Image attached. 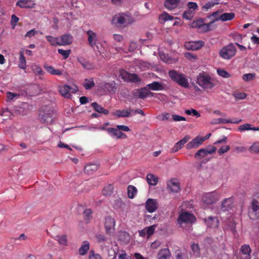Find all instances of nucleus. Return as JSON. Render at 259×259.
<instances>
[{"instance_id":"f257e3e1","label":"nucleus","mask_w":259,"mask_h":259,"mask_svg":"<svg viewBox=\"0 0 259 259\" xmlns=\"http://www.w3.org/2000/svg\"><path fill=\"white\" fill-rule=\"evenodd\" d=\"M169 77L180 86L188 88L189 82L185 74L179 73L175 70H169L168 72Z\"/></svg>"},{"instance_id":"f03ea898","label":"nucleus","mask_w":259,"mask_h":259,"mask_svg":"<svg viewBox=\"0 0 259 259\" xmlns=\"http://www.w3.org/2000/svg\"><path fill=\"white\" fill-rule=\"evenodd\" d=\"M135 22L131 14L126 12L119 13L116 20V25L120 28H124Z\"/></svg>"},{"instance_id":"7ed1b4c3","label":"nucleus","mask_w":259,"mask_h":259,"mask_svg":"<svg viewBox=\"0 0 259 259\" xmlns=\"http://www.w3.org/2000/svg\"><path fill=\"white\" fill-rule=\"evenodd\" d=\"M197 83L204 89H211L214 87L212 79L209 75L202 72L198 74L197 78Z\"/></svg>"},{"instance_id":"20e7f679","label":"nucleus","mask_w":259,"mask_h":259,"mask_svg":"<svg viewBox=\"0 0 259 259\" xmlns=\"http://www.w3.org/2000/svg\"><path fill=\"white\" fill-rule=\"evenodd\" d=\"M237 49L233 43H230L223 47L219 52V56L225 60H230L236 54Z\"/></svg>"},{"instance_id":"39448f33","label":"nucleus","mask_w":259,"mask_h":259,"mask_svg":"<svg viewBox=\"0 0 259 259\" xmlns=\"http://www.w3.org/2000/svg\"><path fill=\"white\" fill-rule=\"evenodd\" d=\"M53 114L54 111L51 108L48 107L42 108L39 111L38 119L41 123L47 124H51L53 120Z\"/></svg>"},{"instance_id":"423d86ee","label":"nucleus","mask_w":259,"mask_h":259,"mask_svg":"<svg viewBox=\"0 0 259 259\" xmlns=\"http://www.w3.org/2000/svg\"><path fill=\"white\" fill-rule=\"evenodd\" d=\"M86 34L88 36V43L89 46L95 51L100 52L97 34L91 30L87 31Z\"/></svg>"},{"instance_id":"0eeeda50","label":"nucleus","mask_w":259,"mask_h":259,"mask_svg":"<svg viewBox=\"0 0 259 259\" xmlns=\"http://www.w3.org/2000/svg\"><path fill=\"white\" fill-rule=\"evenodd\" d=\"M248 215L253 220L259 219V202L255 199L252 200L248 207Z\"/></svg>"},{"instance_id":"6e6552de","label":"nucleus","mask_w":259,"mask_h":259,"mask_svg":"<svg viewBox=\"0 0 259 259\" xmlns=\"http://www.w3.org/2000/svg\"><path fill=\"white\" fill-rule=\"evenodd\" d=\"M196 220L195 216L187 211H184L180 214L177 220L178 223L181 226L183 223L191 224Z\"/></svg>"},{"instance_id":"1a4fd4ad","label":"nucleus","mask_w":259,"mask_h":259,"mask_svg":"<svg viewBox=\"0 0 259 259\" xmlns=\"http://www.w3.org/2000/svg\"><path fill=\"white\" fill-rule=\"evenodd\" d=\"M220 198V194L214 191L204 194L202 197V201L207 204H212L215 203Z\"/></svg>"},{"instance_id":"9d476101","label":"nucleus","mask_w":259,"mask_h":259,"mask_svg":"<svg viewBox=\"0 0 259 259\" xmlns=\"http://www.w3.org/2000/svg\"><path fill=\"white\" fill-rule=\"evenodd\" d=\"M204 46V42L202 40L186 42L184 45L187 50L193 51L199 50Z\"/></svg>"},{"instance_id":"9b49d317","label":"nucleus","mask_w":259,"mask_h":259,"mask_svg":"<svg viewBox=\"0 0 259 259\" xmlns=\"http://www.w3.org/2000/svg\"><path fill=\"white\" fill-rule=\"evenodd\" d=\"M145 208L148 212L152 213L158 208V203L156 199L149 198L145 202Z\"/></svg>"},{"instance_id":"f8f14e48","label":"nucleus","mask_w":259,"mask_h":259,"mask_svg":"<svg viewBox=\"0 0 259 259\" xmlns=\"http://www.w3.org/2000/svg\"><path fill=\"white\" fill-rule=\"evenodd\" d=\"M212 23H204L202 19H198L194 21L192 23L191 26L193 28H200L202 27L204 31H209L211 28L210 26Z\"/></svg>"},{"instance_id":"ddd939ff","label":"nucleus","mask_w":259,"mask_h":259,"mask_svg":"<svg viewBox=\"0 0 259 259\" xmlns=\"http://www.w3.org/2000/svg\"><path fill=\"white\" fill-rule=\"evenodd\" d=\"M217 148L214 147H211V150L207 151L205 150L204 148H201L199 149L194 155L195 158L198 160L201 159L203 158H204L206 156V155L208 154H211L213 153H215L216 151Z\"/></svg>"},{"instance_id":"4468645a","label":"nucleus","mask_w":259,"mask_h":259,"mask_svg":"<svg viewBox=\"0 0 259 259\" xmlns=\"http://www.w3.org/2000/svg\"><path fill=\"white\" fill-rule=\"evenodd\" d=\"M204 141V138H201L199 136H197L195 138L189 142L186 145V147L187 149L197 148L200 146Z\"/></svg>"},{"instance_id":"2eb2a0df","label":"nucleus","mask_w":259,"mask_h":259,"mask_svg":"<svg viewBox=\"0 0 259 259\" xmlns=\"http://www.w3.org/2000/svg\"><path fill=\"white\" fill-rule=\"evenodd\" d=\"M234 198L230 197L225 199L222 202L221 209L223 211H229L233 206Z\"/></svg>"},{"instance_id":"dca6fc26","label":"nucleus","mask_w":259,"mask_h":259,"mask_svg":"<svg viewBox=\"0 0 259 259\" xmlns=\"http://www.w3.org/2000/svg\"><path fill=\"white\" fill-rule=\"evenodd\" d=\"M36 5L32 0H19L16 3V6L21 8H34Z\"/></svg>"},{"instance_id":"f3484780","label":"nucleus","mask_w":259,"mask_h":259,"mask_svg":"<svg viewBox=\"0 0 259 259\" xmlns=\"http://www.w3.org/2000/svg\"><path fill=\"white\" fill-rule=\"evenodd\" d=\"M204 222L207 227L211 228H217L219 227V221L216 217H208L204 219Z\"/></svg>"},{"instance_id":"a211bd4d","label":"nucleus","mask_w":259,"mask_h":259,"mask_svg":"<svg viewBox=\"0 0 259 259\" xmlns=\"http://www.w3.org/2000/svg\"><path fill=\"white\" fill-rule=\"evenodd\" d=\"M72 42V37L70 34H64L59 39L58 46H66L70 45Z\"/></svg>"},{"instance_id":"6ab92c4d","label":"nucleus","mask_w":259,"mask_h":259,"mask_svg":"<svg viewBox=\"0 0 259 259\" xmlns=\"http://www.w3.org/2000/svg\"><path fill=\"white\" fill-rule=\"evenodd\" d=\"M167 187L171 192L177 193L180 190V184L176 180H171L167 183Z\"/></svg>"},{"instance_id":"aec40b11","label":"nucleus","mask_w":259,"mask_h":259,"mask_svg":"<svg viewBox=\"0 0 259 259\" xmlns=\"http://www.w3.org/2000/svg\"><path fill=\"white\" fill-rule=\"evenodd\" d=\"M113 227V219L111 217H107L105 220V228L107 234L110 235Z\"/></svg>"},{"instance_id":"412c9836","label":"nucleus","mask_w":259,"mask_h":259,"mask_svg":"<svg viewBox=\"0 0 259 259\" xmlns=\"http://www.w3.org/2000/svg\"><path fill=\"white\" fill-rule=\"evenodd\" d=\"M99 165L96 163H89L85 165L84 171L88 174H92L99 168Z\"/></svg>"},{"instance_id":"4be33fe9","label":"nucleus","mask_w":259,"mask_h":259,"mask_svg":"<svg viewBox=\"0 0 259 259\" xmlns=\"http://www.w3.org/2000/svg\"><path fill=\"white\" fill-rule=\"evenodd\" d=\"M180 2V0H165L164 7L169 10L176 8Z\"/></svg>"},{"instance_id":"5701e85b","label":"nucleus","mask_w":259,"mask_h":259,"mask_svg":"<svg viewBox=\"0 0 259 259\" xmlns=\"http://www.w3.org/2000/svg\"><path fill=\"white\" fill-rule=\"evenodd\" d=\"M133 111V109L117 110L114 113V115L117 117H128L131 115Z\"/></svg>"},{"instance_id":"b1692460","label":"nucleus","mask_w":259,"mask_h":259,"mask_svg":"<svg viewBox=\"0 0 259 259\" xmlns=\"http://www.w3.org/2000/svg\"><path fill=\"white\" fill-rule=\"evenodd\" d=\"M69 85H64L59 87V92L65 98H70L71 94L69 93Z\"/></svg>"},{"instance_id":"393cba45","label":"nucleus","mask_w":259,"mask_h":259,"mask_svg":"<svg viewBox=\"0 0 259 259\" xmlns=\"http://www.w3.org/2000/svg\"><path fill=\"white\" fill-rule=\"evenodd\" d=\"M148 89L146 88H141L134 92V95L139 99H144L148 97Z\"/></svg>"},{"instance_id":"a878e982","label":"nucleus","mask_w":259,"mask_h":259,"mask_svg":"<svg viewBox=\"0 0 259 259\" xmlns=\"http://www.w3.org/2000/svg\"><path fill=\"white\" fill-rule=\"evenodd\" d=\"M147 87L152 91H161L164 90V87L162 84L157 81H153L151 83L148 84Z\"/></svg>"},{"instance_id":"bb28decb","label":"nucleus","mask_w":259,"mask_h":259,"mask_svg":"<svg viewBox=\"0 0 259 259\" xmlns=\"http://www.w3.org/2000/svg\"><path fill=\"white\" fill-rule=\"evenodd\" d=\"M90 249V243L87 241H84L82 242L81 247L78 250L79 254L81 255L86 254L87 252Z\"/></svg>"},{"instance_id":"cd10ccee","label":"nucleus","mask_w":259,"mask_h":259,"mask_svg":"<svg viewBox=\"0 0 259 259\" xmlns=\"http://www.w3.org/2000/svg\"><path fill=\"white\" fill-rule=\"evenodd\" d=\"M146 180L149 185L155 186L158 183V178L153 174H148L146 177Z\"/></svg>"},{"instance_id":"c85d7f7f","label":"nucleus","mask_w":259,"mask_h":259,"mask_svg":"<svg viewBox=\"0 0 259 259\" xmlns=\"http://www.w3.org/2000/svg\"><path fill=\"white\" fill-rule=\"evenodd\" d=\"M238 129L240 132H242V131H249V130H252L253 131H259L258 127H252V125L249 123H245V124L241 125L238 127Z\"/></svg>"},{"instance_id":"c756f323","label":"nucleus","mask_w":259,"mask_h":259,"mask_svg":"<svg viewBox=\"0 0 259 259\" xmlns=\"http://www.w3.org/2000/svg\"><path fill=\"white\" fill-rule=\"evenodd\" d=\"M44 68L47 71L52 75H61L62 72L59 69H55L52 66L44 65Z\"/></svg>"},{"instance_id":"7c9ffc66","label":"nucleus","mask_w":259,"mask_h":259,"mask_svg":"<svg viewBox=\"0 0 259 259\" xmlns=\"http://www.w3.org/2000/svg\"><path fill=\"white\" fill-rule=\"evenodd\" d=\"M91 106L96 111L99 113L107 114L109 113V111L107 110L104 109L101 106L96 102L92 103Z\"/></svg>"},{"instance_id":"2f4dec72","label":"nucleus","mask_w":259,"mask_h":259,"mask_svg":"<svg viewBox=\"0 0 259 259\" xmlns=\"http://www.w3.org/2000/svg\"><path fill=\"white\" fill-rule=\"evenodd\" d=\"M241 252L244 255H246L245 259H250V253L251 249L249 245L244 244L241 247Z\"/></svg>"},{"instance_id":"473e14b6","label":"nucleus","mask_w":259,"mask_h":259,"mask_svg":"<svg viewBox=\"0 0 259 259\" xmlns=\"http://www.w3.org/2000/svg\"><path fill=\"white\" fill-rule=\"evenodd\" d=\"M170 253L168 249H161L158 253V259H167L170 256Z\"/></svg>"},{"instance_id":"72a5a7b5","label":"nucleus","mask_w":259,"mask_h":259,"mask_svg":"<svg viewBox=\"0 0 259 259\" xmlns=\"http://www.w3.org/2000/svg\"><path fill=\"white\" fill-rule=\"evenodd\" d=\"M235 17V14L233 13H225L220 16V19L222 21H226L232 20Z\"/></svg>"},{"instance_id":"f704fd0d","label":"nucleus","mask_w":259,"mask_h":259,"mask_svg":"<svg viewBox=\"0 0 259 259\" xmlns=\"http://www.w3.org/2000/svg\"><path fill=\"white\" fill-rule=\"evenodd\" d=\"M83 85L86 90H89L95 86L93 78H86L84 79Z\"/></svg>"},{"instance_id":"c9c22d12","label":"nucleus","mask_w":259,"mask_h":259,"mask_svg":"<svg viewBox=\"0 0 259 259\" xmlns=\"http://www.w3.org/2000/svg\"><path fill=\"white\" fill-rule=\"evenodd\" d=\"M137 192V188L133 186L129 185L127 187V194L130 198H134Z\"/></svg>"},{"instance_id":"e433bc0d","label":"nucleus","mask_w":259,"mask_h":259,"mask_svg":"<svg viewBox=\"0 0 259 259\" xmlns=\"http://www.w3.org/2000/svg\"><path fill=\"white\" fill-rule=\"evenodd\" d=\"M195 14V11L192 10H188L185 11L183 14V18L186 20H191Z\"/></svg>"},{"instance_id":"4c0bfd02","label":"nucleus","mask_w":259,"mask_h":259,"mask_svg":"<svg viewBox=\"0 0 259 259\" xmlns=\"http://www.w3.org/2000/svg\"><path fill=\"white\" fill-rule=\"evenodd\" d=\"M113 192V185L109 184L104 187L103 190V194L105 196H110Z\"/></svg>"},{"instance_id":"58836bf2","label":"nucleus","mask_w":259,"mask_h":259,"mask_svg":"<svg viewBox=\"0 0 259 259\" xmlns=\"http://www.w3.org/2000/svg\"><path fill=\"white\" fill-rule=\"evenodd\" d=\"M55 239L58 241L59 244L67 245V236L65 235H57L55 237Z\"/></svg>"},{"instance_id":"ea45409f","label":"nucleus","mask_w":259,"mask_h":259,"mask_svg":"<svg viewBox=\"0 0 259 259\" xmlns=\"http://www.w3.org/2000/svg\"><path fill=\"white\" fill-rule=\"evenodd\" d=\"M119 240L122 241L124 243H127L129 242L130 236L128 234L125 232H120L119 235Z\"/></svg>"},{"instance_id":"a19ab883","label":"nucleus","mask_w":259,"mask_h":259,"mask_svg":"<svg viewBox=\"0 0 259 259\" xmlns=\"http://www.w3.org/2000/svg\"><path fill=\"white\" fill-rule=\"evenodd\" d=\"M220 0H214L213 1L208 2L202 7V10L207 11L208 9L219 4Z\"/></svg>"},{"instance_id":"79ce46f5","label":"nucleus","mask_w":259,"mask_h":259,"mask_svg":"<svg viewBox=\"0 0 259 259\" xmlns=\"http://www.w3.org/2000/svg\"><path fill=\"white\" fill-rule=\"evenodd\" d=\"M19 67L23 69H25L26 68V62L23 53L22 52H21L20 53Z\"/></svg>"},{"instance_id":"37998d69","label":"nucleus","mask_w":259,"mask_h":259,"mask_svg":"<svg viewBox=\"0 0 259 259\" xmlns=\"http://www.w3.org/2000/svg\"><path fill=\"white\" fill-rule=\"evenodd\" d=\"M46 38L47 41L50 42V45L53 46H56L59 44V38L57 37H55L51 35H47Z\"/></svg>"},{"instance_id":"c03bdc74","label":"nucleus","mask_w":259,"mask_h":259,"mask_svg":"<svg viewBox=\"0 0 259 259\" xmlns=\"http://www.w3.org/2000/svg\"><path fill=\"white\" fill-rule=\"evenodd\" d=\"M31 68L33 72L36 75H40L44 73V72L41 69V67L38 65L34 64L32 65Z\"/></svg>"},{"instance_id":"a18cd8bd","label":"nucleus","mask_w":259,"mask_h":259,"mask_svg":"<svg viewBox=\"0 0 259 259\" xmlns=\"http://www.w3.org/2000/svg\"><path fill=\"white\" fill-rule=\"evenodd\" d=\"M78 61H79V62L81 64L82 66L84 69L89 70V69H91L93 68V65L91 63H90L89 62L85 60L84 59H78Z\"/></svg>"},{"instance_id":"49530a36","label":"nucleus","mask_w":259,"mask_h":259,"mask_svg":"<svg viewBox=\"0 0 259 259\" xmlns=\"http://www.w3.org/2000/svg\"><path fill=\"white\" fill-rule=\"evenodd\" d=\"M231 122L230 121V119H227L225 118H217L214 119L212 120L211 122V124H225V123H229Z\"/></svg>"},{"instance_id":"de8ad7c7","label":"nucleus","mask_w":259,"mask_h":259,"mask_svg":"<svg viewBox=\"0 0 259 259\" xmlns=\"http://www.w3.org/2000/svg\"><path fill=\"white\" fill-rule=\"evenodd\" d=\"M93 211L90 208L85 209L83 212L84 220L88 222L92 219Z\"/></svg>"},{"instance_id":"09e8293b","label":"nucleus","mask_w":259,"mask_h":259,"mask_svg":"<svg viewBox=\"0 0 259 259\" xmlns=\"http://www.w3.org/2000/svg\"><path fill=\"white\" fill-rule=\"evenodd\" d=\"M249 151L253 153H259V142L254 143L249 148Z\"/></svg>"},{"instance_id":"8fccbe9b","label":"nucleus","mask_w":259,"mask_h":259,"mask_svg":"<svg viewBox=\"0 0 259 259\" xmlns=\"http://www.w3.org/2000/svg\"><path fill=\"white\" fill-rule=\"evenodd\" d=\"M190 139V136L189 135L186 136L184 138L178 142L176 144L177 146L179 147L181 149L189 140Z\"/></svg>"},{"instance_id":"3c124183","label":"nucleus","mask_w":259,"mask_h":259,"mask_svg":"<svg viewBox=\"0 0 259 259\" xmlns=\"http://www.w3.org/2000/svg\"><path fill=\"white\" fill-rule=\"evenodd\" d=\"M114 137L117 139H124L127 138V136L122 131L114 128Z\"/></svg>"},{"instance_id":"603ef678","label":"nucleus","mask_w":259,"mask_h":259,"mask_svg":"<svg viewBox=\"0 0 259 259\" xmlns=\"http://www.w3.org/2000/svg\"><path fill=\"white\" fill-rule=\"evenodd\" d=\"M219 16V12L217 11L215 12L212 13L209 17L208 18L210 19H212V20L209 22V23H212V24L216 21H218L219 20H220Z\"/></svg>"},{"instance_id":"864d4df0","label":"nucleus","mask_w":259,"mask_h":259,"mask_svg":"<svg viewBox=\"0 0 259 259\" xmlns=\"http://www.w3.org/2000/svg\"><path fill=\"white\" fill-rule=\"evenodd\" d=\"M58 52L60 54L62 55L64 59H66L68 58L71 53V50H64L62 49H59Z\"/></svg>"},{"instance_id":"5fc2aeb1","label":"nucleus","mask_w":259,"mask_h":259,"mask_svg":"<svg viewBox=\"0 0 259 259\" xmlns=\"http://www.w3.org/2000/svg\"><path fill=\"white\" fill-rule=\"evenodd\" d=\"M127 81L137 82L140 81V79L137 74L130 73Z\"/></svg>"},{"instance_id":"6e6d98bb","label":"nucleus","mask_w":259,"mask_h":259,"mask_svg":"<svg viewBox=\"0 0 259 259\" xmlns=\"http://www.w3.org/2000/svg\"><path fill=\"white\" fill-rule=\"evenodd\" d=\"M19 97L20 95L19 94L8 92L7 93V101H11L14 98H18Z\"/></svg>"},{"instance_id":"4d7b16f0","label":"nucleus","mask_w":259,"mask_h":259,"mask_svg":"<svg viewBox=\"0 0 259 259\" xmlns=\"http://www.w3.org/2000/svg\"><path fill=\"white\" fill-rule=\"evenodd\" d=\"M191 249L193 252V254L196 256H198L200 255V249L198 244L193 243L191 245Z\"/></svg>"},{"instance_id":"13d9d810","label":"nucleus","mask_w":259,"mask_h":259,"mask_svg":"<svg viewBox=\"0 0 259 259\" xmlns=\"http://www.w3.org/2000/svg\"><path fill=\"white\" fill-rule=\"evenodd\" d=\"M255 76V73H247L245 74L242 76V79L245 81H249L253 79Z\"/></svg>"},{"instance_id":"bf43d9fd","label":"nucleus","mask_w":259,"mask_h":259,"mask_svg":"<svg viewBox=\"0 0 259 259\" xmlns=\"http://www.w3.org/2000/svg\"><path fill=\"white\" fill-rule=\"evenodd\" d=\"M217 73L220 76L224 78H228L230 76V74L228 72L222 69H218Z\"/></svg>"},{"instance_id":"052dcab7","label":"nucleus","mask_w":259,"mask_h":259,"mask_svg":"<svg viewBox=\"0 0 259 259\" xmlns=\"http://www.w3.org/2000/svg\"><path fill=\"white\" fill-rule=\"evenodd\" d=\"M156 227L157 226L156 225H153L148 227L145 228L146 230V233L148 236H150L154 234Z\"/></svg>"},{"instance_id":"680f3d73","label":"nucleus","mask_w":259,"mask_h":259,"mask_svg":"<svg viewBox=\"0 0 259 259\" xmlns=\"http://www.w3.org/2000/svg\"><path fill=\"white\" fill-rule=\"evenodd\" d=\"M19 18L15 15L13 14L12 15L11 20V25H12L13 28H14L16 26L17 23L19 21Z\"/></svg>"},{"instance_id":"e2e57ef3","label":"nucleus","mask_w":259,"mask_h":259,"mask_svg":"<svg viewBox=\"0 0 259 259\" xmlns=\"http://www.w3.org/2000/svg\"><path fill=\"white\" fill-rule=\"evenodd\" d=\"M159 19L160 20H162L164 21H166L167 20H170L173 19V17L169 15H168L167 13H164L163 14H161L159 16Z\"/></svg>"},{"instance_id":"0e129e2a","label":"nucleus","mask_w":259,"mask_h":259,"mask_svg":"<svg viewBox=\"0 0 259 259\" xmlns=\"http://www.w3.org/2000/svg\"><path fill=\"white\" fill-rule=\"evenodd\" d=\"M89 259H101L99 254H95L93 250H91L89 253Z\"/></svg>"},{"instance_id":"69168bd1","label":"nucleus","mask_w":259,"mask_h":259,"mask_svg":"<svg viewBox=\"0 0 259 259\" xmlns=\"http://www.w3.org/2000/svg\"><path fill=\"white\" fill-rule=\"evenodd\" d=\"M230 149V147L228 145L224 146L221 147L219 150H218V153L220 155H222L223 154L228 152Z\"/></svg>"},{"instance_id":"338daca9","label":"nucleus","mask_w":259,"mask_h":259,"mask_svg":"<svg viewBox=\"0 0 259 259\" xmlns=\"http://www.w3.org/2000/svg\"><path fill=\"white\" fill-rule=\"evenodd\" d=\"M187 7L189 10H192L195 11V10H197L198 8V6L197 3L195 2H190L187 4Z\"/></svg>"},{"instance_id":"774afa93","label":"nucleus","mask_w":259,"mask_h":259,"mask_svg":"<svg viewBox=\"0 0 259 259\" xmlns=\"http://www.w3.org/2000/svg\"><path fill=\"white\" fill-rule=\"evenodd\" d=\"M116 129L123 132H130L131 131L127 126L124 125H117Z\"/></svg>"}]
</instances>
